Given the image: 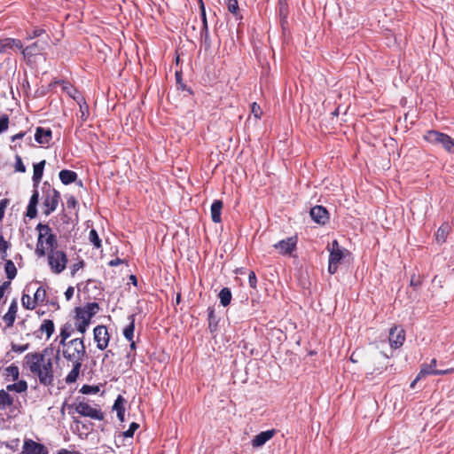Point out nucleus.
I'll return each instance as SVG.
<instances>
[{
    "mask_svg": "<svg viewBox=\"0 0 454 454\" xmlns=\"http://www.w3.org/2000/svg\"><path fill=\"white\" fill-rule=\"evenodd\" d=\"M207 320H208V329L211 333H214L217 331L218 326V319L215 315V309L209 307L207 309Z\"/></svg>",
    "mask_w": 454,
    "mask_h": 454,
    "instance_id": "25",
    "label": "nucleus"
},
{
    "mask_svg": "<svg viewBox=\"0 0 454 454\" xmlns=\"http://www.w3.org/2000/svg\"><path fill=\"white\" fill-rule=\"evenodd\" d=\"M436 364L437 361L435 358H433L429 364H423L421 365V369L419 371V377H425L427 375H445L451 373L454 370L453 369H447V370H436Z\"/></svg>",
    "mask_w": 454,
    "mask_h": 454,
    "instance_id": "12",
    "label": "nucleus"
},
{
    "mask_svg": "<svg viewBox=\"0 0 454 454\" xmlns=\"http://www.w3.org/2000/svg\"><path fill=\"white\" fill-rule=\"evenodd\" d=\"M36 207L37 206H35V205H30V204L27 205L26 215L27 217H29L30 219H34L37 216Z\"/></svg>",
    "mask_w": 454,
    "mask_h": 454,
    "instance_id": "53",
    "label": "nucleus"
},
{
    "mask_svg": "<svg viewBox=\"0 0 454 454\" xmlns=\"http://www.w3.org/2000/svg\"><path fill=\"white\" fill-rule=\"evenodd\" d=\"M82 365V362H73V368L66 377V382L67 384L74 383L77 380Z\"/></svg>",
    "mask_w": 454,
    "mask_h": 454,
    "instance_id": "24",
    "label": "nucleus"
},
{
    "mask_svg": "<svg viewBox=\"0 0 454 454\" xmlns=\"http://www.w3.org/2000/svg\"><path fill=\"white\" fill-rule=\"evenodd\" d=\"M228 11L233 15L237 16L239 12L238 0H226Z\"/></svg>",
    "mask_w": 454,
    "mask_h": 454,
    "instance_id": "41",
    "label": "nucleus"
},
{
    "mask_svg": "<svg viewBox=\"0 0 454 454\" xmlns=\"http://www.w3.org/2000/svg\"><path fill=\"white\" fill-rule=\"evenodd\" d=\"M175 76H176V82L177 89L181 90L183 91H187L190 95H192L193 94L192 90L191 88L187 87L183 82L182 72L181 71H176Z\"/></svg>",
    "mask_w": 454,
    "mask_h": 454,
    "instance_id": "33",
    "label": "nucleus"
},
{
    "mask_svg": "<svg viewBox=\"0 0 454 454\" xmlns=\"http://www.w3.org/2000/svg\"><path fill=\"white\" fill-rule=\"evenodd\" d=\"M77 205V200L74 196L71 195L67 199V207L68 208H74Z\"/></svg>",
    "mask_w": 454,
    "mask_h": 454,
    "instance_id": "61",
    "label": "nucleus"
},
{
    "mask_svg": "<svg viewBox=\"0 0 454 454\" xmlns=\"http://www.w3.org/2000/svg\"><path fill=\"white\" fill-rule=\"evenodd\" d=\"M14 404V398L6 389L0 390V411L11 407Z\"/></svg>",
    "mask_w": 454,
    "mask_h": 454,
    "instance_id": "22",
    "label": "nucleus"
},
{
    "mask_svg": "<svg viewBox=\"0 0 454 454\" xmlns=\"http://www.w3.org/2000/svg\"><path fill=\"white\" fill-rule=\"evenodd\" d=\"M4 46H5L6 50L16 48L20 51L22 55H23V50L25 49V47L20 40L15 39V38H10V37L4 39Z\"/></svg>",
    "mask_w": 454,
    "mask_h": 454,
    "instance_id": "26",
    "label": "nucleus"
},
{
    "mask_svg": "<svg viewBox=\"0 0 454 454\" xmlns=\"http://www.w3.org/2000/svg\"><path fill=\"white\" fill-rule=\"evenodd\" d=\"M21 454H49V450L43 443L32 439H25Z\"/></svg>",
    "mask_w": 454,
    "mask_h": 454,
    "instance_id": "9",
    "label": "nucleus"
},
{
    "mask_svg": "<svg viewBox=\"0 0 454 454\" xmlns=\"http://www.w3.org/2000/svg\"><path fill=\"white\" fill-rule=\"evenodd\" d=\"M10 243L6 241L3 236H0V253L2 254V259L6 260L7 249L10 247Z\"/></svg>",
    "mask_w": 454,
    "mask_h": 454,
    "instance_id": "42",
    "label": "nucleus"
},
{
    "mask_svg": "<svg viewBox=\"0 0 454 454\" xmlns=\"http://www.w3.org/2000/svg\"><path fill=\"white\" fill-rule=\"evenodd\" d=\"M75 411L80 415L97 420H103L105 416L101 410L90 406L88 403L79 402L75 405Z\"/></svg>",
    "mask_w": 454,
    "mask_h": 454,
    "instance_id": "8",
    "label": "nucleus"
},
{
    "mask_svg": "<svg viewBox=\"0 0 454 454\" xmlns=\"http://www.w3.org/2000/svg\"><path fill=\"white\" fill-rule=\"evenodd\" d=\"M248 284L251 288H256L257 278L255 273L253 270H251L248 274Z\"/></svg>",
    "mask_w": 454,
    "mask_h": 454,
    "instance_id": "57",
    "label": "nucleus"
},
{
    "mask_svg": "<svg viewBox=\"0 0 454 454\" xmlns=\"http://www.w3.org/2000/svg\"><path fill=\"white\" fill-rule=\"evenodd\" d=\"M59 179L61 183L65 185L70 184L72 183H74L77 180V174L76 172L69 169H63L59 174Z\"/></svg>",
    "mask_w": 454,
    "mask_h": 454,
    "instance_id": "21",
    "label": "nucleus"
},
{
    "mask_svg": "<svg viewBox=\"0 0 454 454\" xmlns=\"http://www.w3.org/2000/svg\"><path fill=\"white\" fill-rule=\"evenodd\" d=\"M8 204H9L8 199L0 200V223L2 222V220L4 216V211H5L6 207L8 206Z\"/></svg>",
    "mask_w": 454,
    "mask_h": 454,
    "instance_id": "56",
    "label": "nucleus"
},
{
    "mask_svg": "<svg viewBox=\"0 0 454 454\" xmlns=\"http://www.w3.org/2000/svg\"><path fill=\"white\" fill-rule=\"evenodd\" d=\"M328 251H329L328 272L331 275H333L337 272L338 265L341 262V261L345 257V254H348V251L345 248H341L340 247L339 242L336 239H334L332 242L331 247L328 246Z\"/></svg>",
    "mask_w": 454,
    "mask_h": 454,
    "instance_id": "5",
    "label": "nucleus"
},
{
    "mask_svg": "<svg viewBox=\"0 0 454 454\" xmlns=\"http://www.w3.org/2000/svg\"><path fill=\"white\" fill-rule=\"evenodd\" d=\"M50 36L45 35L44 37L37 39L32 43L27 45L23 50V59L27 63L33 62L35 58L41 55L49 46Z\"/></svg>",
    "mask_w": 454,
    "mask_h": 454,
    "instance_id": "6",
    "label": "nucleus"
},
{
    "mask_svg": "<svg viewBox=\"0 0 454 454\" xmlns=\"http://www.w3.org/2000/svg\"><path fill=\"white\" fill-rule=\"evenodd\" d=\"M121 262H122V261L120 258H115L114 260H111L108 262V265L111 267H114V266H117V265L121 264Z\"/></svg>",
    "mask_w": 454,
    "mask_h": 454,
    "instance_id": "63",
    "label": "nucleus"
},
{
    "mask_svg": "<svg viewBox=\"0 0 454 454\" xmlns=\"http://www.w3.org/2000/svg\"><path fill=\"white\" fill-rule=\"evenodd\" d=\"M54 323L51 319H44L40 326V331L42 333H45L47 335V339H49L52 333H54Z\"/></svg>",
    "mask_w": 454,
    "mask_h": 454,
    "instance_id": "28",
    "label": "nucleus"
},
{
    "mask_svg": "<svg viewBox=\"0 0 454 454\" xmlns=\"http://www.w3.org/2000/svg\"><path fill=\"white\" fill-rule=\"evenodd\" d=\"M89 239L96 248L101 247V239L95 229L90 230Z\"/></svg>",
    "mask_w": 454,
    "mask_h": 454,
    "instance_id": "37",
    "label": "nucleus"
},
{
    "mask_svg": "<svg viewBox=\"0 0 454 454\" xmlns=\"http://www.w3.org/2000/svg\"><path fill=\"white\" fill-rule=\"evenodd\" d=\"M45 164H46L45 160H43L40 162L34 164V173H33V177H32L34 188H37L39 185V183L42 180Z\"/></svg>",
    "mask_w": 454,
    "mask_h": 454,
    "instance_id": "17",
    "label": "nucleus"
},
{
    "mask_svg": "<svg viewBox=\"0 0 454 454\" xmlns=\"http://www.w3.org/2000/svg\"><path fill=\"white\" fill-rule=\"evenodd\" d=\"M87 313V318L90 320L93 317L99 310V305L97 302H88L84 307Z\"/></svg>",
    "mask_w": 454,
    "mask_h": 454,
    "instance_id": "32",
    "label": "nucleus"
},
{
    "mask_svg": "<svg viewBox=\"0 0 454 454\" xmlns=\"http://www.w3.org/2000/svg\"><path fill=\"white\" fill-rule=\"evenodd\" d=\"M275 433L276 432L274 429L261 432L253 439V447L258 448L264 445L269 440H270L274 436Z\"/></svg>",
    "mask_w": 454,
    "mask_h": 454,
    "instance_id": "16",
    "label": "nucleus"
},
{
    "mask_svg": "<svg viewBox=\"0 0 454 454\" xmlns=\"http://www.w3.org/2000/svg\"><path fill=\"white\" fill-rule=\"evenodd\" d=\"M27 348H28V344H25V345H18V344H14V343L12 344V349L14 352H18V353L24 352L25 350L27 349Z\"/></svg>",
    "mask_w": 454,
    "mask_h": 454,
    "instance_id": "60",
    "label": "nucleus"
},
{
    "mask_svg": "<svg viewBox=\"0 0 454 454\" xmlns=\"http://www.w3.org/2000/svg\"><path fill=\"white\" fill-rule=\"evenodd\" d=\"M312 220L321 225H325L329 220V213L323 206H315L310 209Z\"/></svg>",
    "mask_w": 454,
    "mask_h": 454,
    "instance_id": "14",
    "label": "nucleus"
},
{
    "mask_svg": "<svg viewBox=\"0 0 454 454\" xmlns=\"http://www.w3.org/2000/svg\"><path fill=\"white\" fill-rule=\"evenodd\" d=\"M99 391L98 386L83 385L80 389V392L83 395L97 394Z\"/></svg>",
    "mask_w": 454,
    "mask_h": 454,
    "instance_id": "43",
    "label": "nucleus"
},
{
    "mask_svg": "<svg viewBox=\"0 0 454 454\" xmlns=\"http://www.w3.org/2000/svg\"><path fill=\"white\" fill-rule=\"evenodd\" d=\"M43 214L50 215L54 212L61 200L60 193L51 187L49 182H44L42 186Z\"/></svg>",
    "mask_w": 454,
    "mask_h": 454,
    "instance_id": "2",
    "label": "nucleus"
},
{
    "mask_svg": "<svg viewBox=\"0 0 454 454\" xmlns=\"http://www.w3.org/2000/svg\"><path fill=\"white\" fill-rule=\"evenodd\" d=\"M139 427V424H137V422H132L130 425H129V427L128 430L124 431L122 433L123 436L128 438V437H133L136 430Z\"/></svg>",
    "mask_w": 454,
    "mask_h": 454,
    "instance_id": "47",
    "label": "nucleus"
},
{
    "mask_svg": "<svg viewBox=\"0 0 454 454\" xmlns=\"http://www.w3.org/2000/svg\"><path fill=\"white\" fill-rule=\"evenodd\" d=\"M74 289L73 286H69L65 292V297L67 301H70L74 296Z\"/></svg>",
    "mask_w": 454,
    "mask_h": 454,
    "instance_id": "62",
    "label": "nucleus"
},
{
    "mask_svg": "<svg viewBox=\"0 0 454 454\" xmlns=\"http://www.w3.org/2000/svg\"><path fill=\"white\" fill-rule=\"evenodd\" d=\"M9 127V116L7 114H3L0 117V133L4 132L8 129Z\"/></svg>",
    "mask_w": 454,
    "mask_h": 454,
    "instance_id": "50",
    "label": "nucleus"
},
{
    "mask_svg": "<svg viewBox=\"0 0 454 454\" xmlns=\"http://www.w3.org/2000/svg\"><path fill=\"white\" fill-rule=\"evenodd\" d=\"M72 333V325L69 323H66L60 329L59 337L69 338Z\"/></svg>",
    "mask_w": 454,
    "mask_h": 454,
    "instance_id": "48",
    "label": "nucleus"
},
{
    "mask_svg": "<svg viewBox=\"0 0 454 454\" xmlns=\"http://www.w3.org/2000/svg\"><path fill=\"white\" fill-rule=\"evenodd\" d=\"M5 447L12 451H16L19 449L20 445V439H12L7 442L4 443Z\"/></svg>",
    "mask_w": 454,
    "mask_h": 454,
    "instance_id": "51",
    "label": "nucleus"
},
{
    "mask_svg": "<svg viewBox=\"0 0 454 454\" xmlns=\"http://www.w3.org/2000/svg\"><path fill=\"white\" fill-rule=\"evenodd\" d=\"M6 376H11L12 380H17L20 376V371L18 366L15 364H11L10 366L5 368Z\"/></svg>",
    "mask_w": 454,
    "mask_h": 454,
    "instance_id": "40",
    "label": "nucleus"
},
{
    "mask_svg": "<svg viewBox=\"0 0 454 454\" xmlns=\"http://www.w3.org/2000/svg\"><path fill=\"white\" fill-rule=\"evenodd\" d=\"M57 454H79L78 451H70L66 449H61L58 451Z\"/></svg>",
    "mask_w": 454,
    "mask_h": 454,
    "instance_id": "64",
    "label": "nucleus"
},
{
    "mask_svg": "<svg viewBox=\"0 0 454 454\" xmlns=\"http://www.w3.org/2000/svg\"><path fill=\"white\" fill-rule=\"evenodd\" d=\"M38 201H39V192L37 191V188H35L33 194L30 197L28 204L37 206Z\"/></svg>",
    "mask_w": 454,
    "mask_h": 454,
    "instance_id": "59",
    "label": "nucleus"
},
{
    "mask_svg": "<svg viewBox=\"0 0 454 454\" xmlns=\"http://www.w3.org/2000/svg\"><path fill=\"white\" fill-rule=\"evenodd\" d=\"M84 265L85 262L82 259L74 263L71 267V275L74 277L80 269L84 267Z\"/></svg>",
    "mask_w": 454,
    "mask_h": 454,
    "instance_id": "55",
    "label": "nucleus"
},
{
    "mask_svg": "<svg viewBox=\"0 0 454 454\" xmlns=\"http://www.w3.org/2000/svg\"><path fill=\"white\" fill-rule=\"evenodd\" d=\"M405 340V332L403 328L395 325L389 332V343L391 348H399Z\"/></svg>",
    "mask_w": 454,
    "mask_h": 454,
    "instance_id": "13",
    "label": "nucleus"
},
{
    "mask_svg": "<svg viewBox=\"0 0 454 454\" xmlns=\"http://www.w3.org/2000/svg\"><path fill=\"white\" fill-rule=\"evenodd\" d=\"M17 310H18L17 302H16V301H12V302L11 303V305L9 307L7 313L3 317L8 327H11L13 325L15 318H16Z\"/></svg>",
    "mask_w": 454,
    "mask_h": 454,
    "instance_id": "19",
    "label": "nucleus"
},
{
    "mask_svg": "<svg viewBox=\"0 0 454 454\" xmlns=\"http://www.w3.org/2000/svg\"><path fill=\"white\" fill-rule=\"evenodd\" d=\"M53 349L46 348L42 352H30L24 356V366L38 379L44 387H53Z\"/></svg>",
    "mask_w": 454,
    "mask_h": 454,
    "instance_id": "1",
    "label": "nucleus"
},
{
    "mask_svg": "<svg viewBox=\"0 0 454 454\" xmlns=\"http://www.w3.org/2000/svg\"><path fill=\"white\" fill-rule=\"evenodd\" d=\"M46 244L47 248L50 249V251H56V247L58 246L57 237L55 234L53 235H48V237L43 241V244Z\"/></svg>",
    "mask_w": 454,
    "mask_h": 454,
    "instance_id": "38",
    "label": "nucleus"
},
{
    "mask_svg": "<svg viewBox=\"0 0 454 454\" xmlns=\"http://www.w3.org/2000/svg\"><path fill=\"white\" fill-rule=\"evenodd\" d=\"M15 171L24 173L26 172V167L23 164L22 159L20 155L15 156V164H14Z\"/></svg>",
    "mask_w": 454,
    "mask_h": 454,
    "instance_id": "44",
    "label": "nucleus"
},
{
    "mask_svg": "<svg viewBox=\"0 0 454 454\" xmlns=\"http://www.w3.org/2000/svg\"><path fill=\"white\" fill-rule=\"evenodd\" d=\"M35 254L39 257H43L46 254V248L43 246V240L37 239Z\"/></svg>",
    "mask_w": 454,
    "mask_h": 454,
    "instance_id": "45",
    "label": "nucleus"
},
{
    "mask_svg": "<svg viewBox=\"0 0 454 454\" xmlns=\"http://www.w3.org/2000/svg\"><path fill=\"white\" fill-rule=\"evenodd\" d=\"M94 340L97 342V348L105 350L109 342V333L105 325H98L94 328Z\"/></svg>",
    "mask_w": 454,
    "mask_h": 454,
    "instance_id": "10",
    "label": "nucleus"
},
{
    "mask_svg": "<svg viewBox=\"0 0 454 454\" xmlns=\"http://www.w3.org/2000/svg\"><path fill=\"white\" fill-rule=\"evenodd\" d=\"M223 204L222 200H215L211 205V219L214 223H218L222 222V209Z\"/></svg>",
    "mask_w": 454,
    "mask_h": 454,
    "instance_id": "18",
    "label": "nucleus"
},
{
    "mask_svg": "<svg viewBox=\"0 0 454 454\" xmlns=\"http://www.w3.org/2000/svg\"><path fill=\"white\" fill-rule=\"evenodd\" d=\"M220 302L223 307L228 306L231 301V292L230 288L223 287L219 293Z\"/></svg>",
    "mask_w": 454,
    "mask_h": 454,
    "instance_id": "31",
    "label": "nucleus"
},
{
    "mask_svg": "<svg viewBox=\"0 0 454 454\" xmlns=\"http://www.w3.org/2000/svg\"><path fill=\"white\" fill-rule=\"evenodd\" d=\"M46 298V290L43 286H39L34 294V303H43Z\"/></svg>",
    "mask_w": 454,
    "mask_h": 454,
    "instance_id": "35",
    "label": "nucleus"
},
{
    "mask_svg": "<svg viewBox=\"0 0 454 454\" xmlns=\"http://www.w3.org/2000/svg\"><path fill=\"white\" fill-rule=\"evenodd\" d=\"M4 270L9 280L15 278L17 275V269L12 260H5Z\"/></svg>",
    "mask_w": 454,
    "mask_h": 454,
    "instance_id": "30",
    "label": "nucleus"
},
{
    "mask_svg": "<svg viewBox=\"0 0 454 454\" xmlns=\"http://www.w3.org/2000/svg\"><path fill=\"white\" fill-rule=\"evenodd\" d=\"M125 399L122 395H119L114 401L113 405V410L117 412V417L121 422L124 421V413H125Z\"/></svg>",
    "mask_w": 454,
    "mask_h": 454,
    "instance_id": "20",
    "label": "nucleus"
},
{
    "mask_svg": "<svg viewBox=\"0 0 454 454\" xmlns=\"http://www.w3.org/2000/svg\"><path fill=\"white\" fill-rule=\"evenodd\" d=\"M75 317L77 320H86L87 318V313H86V310L84 309V308H81V307H78L75 309Z\"/></svg>",
    "mask_w": 454,
    "mask_h": 454,
    "instance_id": "54",
    "label": "nucleus"
},
{
    "mask_svg": "<svg viewBox=\"0 0 454 454\" xmlns=\"http://www.w3.org/2000/svg\"><path fill=\"white\" fill-rule=\"evenodd\" d=\"M52 138V131L50 129L37 127L35 133V139L38 144H49Z\"/></svg>",
    "mask_w": 454,
    "mask_h": 454,
    "instance_id": "15",
    "label": "nucleus"
},
{
    "mask_svg": "<svg viewBox=\"0 0 454 454\" xmlns=\"http://www.w3.org/2000/svg\"><path fill=\"white\" fill-rule=\"evenodd\" d=\"M63 356L71 362H83L86 356V347L83 338L69 340L67 348L63 349Z\"/></svg>",
    "mask_w": 454,
    "mask_h": 454,
    "instance_id": "3",
    "label": "nucleus"
},
{
    "mask_svg": "<svg viewBox=\"0 0 454 454\" xmlns=\"http://www.w3.org/2000/svg\"><path fill=\"white\" fill-rule=\"evenodd\" d=\"M297 237H289L276 243L273 247L283 255L291 254L296 249Z\"/></svg>",
    "mask_w": 454,
    "mask_h": 454,
    "instance_id": "11",
    "label": "nucleus"
},
{
    "mask_svg": "<svg viewBox=\"0 0 454 454\" xmlns=\"http://www.w3.org/2000/svg\"><path fill=\"white\" fill-rule=\"evenodd\" d=\"M35 229L38 231V239L42 240H43L44 238L46 239L48 235H53L51 228L48 224L39 223Z\"/></svg>",
    "mask_w": 454,
    "mask_h": 454,
    "instance_id": "29",
    "label": "nucleus"
},
{
    "mask_svg": "<svg viewBox=\"0 0 454 454\" xmlns=\"http://www.w3.org/2000/svg\"><path fill=\"white\" fill-rule=\"evenodd\" d=\"M46 31L43 28L41 27H35L34 28L31 33H27L26 40H32L35 38H43L45 36Z\"/></svg>",
    "mask_w": 454,
    "mask_h": 454,
    "instance_id": "34",
    "label": "nucleus"
},
{
    "mask_svg": "<svg viewBox=\"0 0 454 454\" xmlns=\"http://www.w3.org/2000/svg\"><path fill=\"white\" fill-rule=\"evenodd\" d=\"M80 118L82 121H85L89 117V106L84 102L82 105H80Z\"/></svg>",
    "mask_w": 454,
    "mask_h": 454,
    "instance_id": "52",
    "label": "nucleus"
},
{
    "mask_svg": "<svg viewBox=\"0 0 454 454\" xmlns=\"http://www.w3.org/2000/svg\"><path fill=\"white\" fill-rule=\"evenodd\" d=\"M48 262L51 270L55 274L61 273L67 267V256L61 250L50 251L48 254Z\"/></svg>",
    "mask_w": 454,
    "mask_h": 454,
    "instance_id": "7",
    "label": "nucleus"
},
{
    "mask_svg": "<svg viewBox=\"0 0 454 454\" xmlns=\"http://www.w3.org/2000/svg\"><path fill=\"white\" fill-rule=\"evenodd\" d=\"M252 113L256 119H260L262 114L260 106L255 102L252 105Z\"/></svg>",
    "mask_w": 454,
    "mask_h": 454,
    "instance_id": "58",
    "label": "nucleus"
},
{
    "mask_svg": "<svg viewBox=\"0 0 454 454\" xmlns=\"http://www.w3.org/2000/svg\"><path fill=\"white\" fill-rule=\"evenodd\" d=\"M77 321L78 322H76V324H75L77 331L83 334L86 332L87 327L90 323V320L89 318H86V320H82V321L77 320Z\"/></svg>",
    "mask_w": 454,
    "mask_h": 454,
    "instance_id": "46",
    "label": "nucleus"
},
{
    "mask_svg": "<svg viewBox=\"0 0 454 454\" xmlns=\"http://www.w3.org/2000/svg\"><path fill=\"white\" fill-rule=\"evenodd\" d=\"M200 37L202 40V43L204 45V48L206 51L209 50L211 48V39L209 36V31L208 29H201L200 30Z\"/></svg>",
    "mask_w": 454,
    "mask_h": 454,
    "instance_id": "36",
    "label": "nucleus"
},
{
    "mask_svg": "<svg viewBox=\"0 0 454 454\" xmlns=\"http://www.w3.org/2000/svg\"><path fill=\"white\" fill-rule=\"evenodd\" d=\"M424 138L428 143L434 145H441L448 153H454V139L445 133L437 130H428Z\"/></svg>",
    "mask_w": 454,
    "mask_h": 454,
    "instance_id": "4",
    "label": "nucleus"
},
{
    "mask_svg": "<svg viewBox=\"0 0 454 454\" xmlns=\"http://www.w3.org/2000/svg\"><path fill=\"white\" fill-rule=\"evenodd\" d=\"M129 325L123 329V336L128 340H132L135 331L136 314H131L128 317Z\"/></svg>",
    "mask_w": 454,
    "mask_h": 454,
    "instance_id": "23",
    "label": "nucleus"
},
{
    "mask_svg": "<svg viewBox=\"0 0 454 454\" xmlns=\"http://www.w3.org/2000/svg\"><path fill=\"white\" fill-rule=\"evenodd\" d=\"M200 2V12H201V20H202V27L201 29H208V25H207V15H206V11H205V7H204V4H203V1L202 0H199Z\"/></svg>",
    "mask_w": 454,
    "mask_h": 454,
    "instance_id": "49",
    "label": "nucleus"
},
{
    "mask_svg": "<svg viewBox=\"0 0 454 454\" xmlns=\"http://www.w3.org/2000/svg\"><path fill=\"white\" fill-rule=\"evenodd\" d=\"M21 302H22V306L26 309H29V310L34 309L36 306L34 303V300H31V297L28 294H25L21 297Z\"/></svg>",
    "mask_w": 454,
    "mask_h": 454,
    "instance_id": "39",
    "label": "nucleus"
},
{
    "mask_svg": "<svg viewBox=\"0 0 454 454\" xmlns=\"http://www.w3.org/2000/svg\"><path fill=\"white\" fill-rule=\"evenodd\" d=\"M8 392L23 393L27 390V383L26 380H21L16 383L9 384L6 386Z\"/></svg>",
    "mask_w": 454,
    "mask_h": 454,
    "instance_id": "27",
    "label": "nucleus"
}]
</instances>
